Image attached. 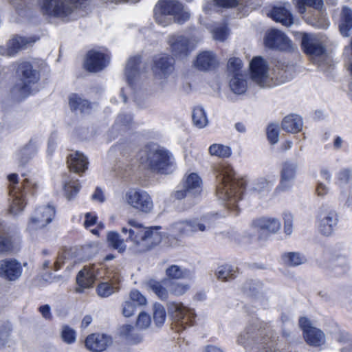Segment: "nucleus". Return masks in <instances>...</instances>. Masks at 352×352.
<instances>
[{
	"mask_svg": "<svg viewBox=\"0 0 352 352\" xmlns=\"http://www.w3.org/2000/svg\"><path fill=\"white\" fill-rule=\"evenodd\" d=\"M302 46L305 53L313 59L320 58L325 52L324 39L315 34H304Z\"/></svg>",
	"mask_w": 352,
	"mask_h": 352,
	"instance_id": "2eb2a0df",
	"label": "nucleus"
},
{
	"mask_svg": "<svg viewBox=\"0 0 352 352\" xmlns=\"http://www.w3.org/2000/svg\"><path fill=\"white\" fill-rule=\"evenodd\" d=\"M36 42L34 37L14 36L7 43L6 53L8 56H14L21 50L32 45Z\"/></svg>",
	"mask_w": 352,
	"mask_h": 352,
	"instance_id": "a878e982",
	"label": "nucleus"
},
{
	"mask_svg": "<svg viewBox=\"0 0 352 352\" xmlns=\"http://www.w3.org/2000/svg\"><path fill=\"white\" fill-rule=\"evenodd\" d=\"M140 165L154 173H167L173 164V157L166 149L157 145H147L138 154Z\"/></svg>",
	"mask_w": 352,
	"mask_h": 352,
	"instance_id": "20e7f679",
	"label": "nucleus"
},
{
	"mask_svg": "<svg viewBox=\"0 0 352 352\" xmlns=\"http://www.w3.org/2000/svg\"><path fill=\"white\" fill-rule=\"evenodd\" d=\"M166 276L171 279H179L189 277L190 272L177 265H172L166 270Z\"/></svg>",
	"mask_w": 352,
	"mask_h": 352,
	"instance_id": "49530a36",
	"label": "nucleus"
},
{
	"mask_svg": "<svg viewBox=\"0 0 352 352\" xmlns=\"http://www.w3.org/2000/svg\"><path fill=\"white\" fill-rule=\"evenodd\" d=\"M111 339L104 334L93 333L89 335L86 340V347L94 352L104 351L110 343Z\"/></svg>",
	"mask_w": 352,
	"mask_h": 352,
	"instance_id": "cd10ccee",
	"label": "nucleus"
},
{
	"mask_svg": "<svg viewBox=\"0 0 352 352\" xmlns=\"http://www.w3.org/2000/svg\"><path fill=\"white\" fill-rule=\"evenodd\" d=\"M134 327L131 324H125L122 325L118 333L120 336L124 338L128 342L132 344H138L142 340V338L139 335L133 334Z\"/></svg>",
	"mask_w": 352,
	"mask_h": 352,
	"instance_id": "79ce46f5",
	"label": "nucleus"
},
{
	"mask_svg": "<svg viewBox=\"0 0 352 352\" xmlns=\"http://www.w3.org/2000/svg\"><path fill=\"white\" fill-rule=\"evenodd\" d=\"M217 177L218 198L225 201L229 208L236 207V203L241 199L244 190V182L236 177L232 167L227 164L219 166Z\"/></svg>",
	"mask_w": 352,
	"mask_h": 352,
	"instance_id": "f03ea898",
	"label": "nucleus"
},
{
	"mask_svg": "<svg viewBox=\"0 0 352 352\" xmlns=\"http://www.w3.org/2000/svg\"><path fill=\"white\" fill-rule=\"evenodd\" d=\"M293 4L296 10L301 14L306 12L307 6L314 8L318 12V16L307 18V22L316 28H327L328 27L329 21L324 12L322 10V0H293Z\"/></svg>",
	"mask_w": 352,
	"mask_h": 352,
	"instance_id": "6e6552de",
	"label": "nucleus"
},
{
	"mask_svg": "<svg viewBox=\"0 0 352 352\" xmlns=\"http://www.w3.org/2000/svg\"><path fill=\"white\" fill-rule=\"evenodd\" d=\"M192 122L199 129L206 127L208 124L206 112L201 106L195 107L192 114Z\"/></svg>",
	"mask_w": 352,
	"mask_h": 352,
	"instance_id": "a19ab883",
	"label": "nucleus"
},
{
	"mask_svg": "<svg viewBox=\"0 0 352 352\" xmlns=\"http://www.w3.org/2000/svg\"><path fill=\"white\" fill-rule=\"evenodd\" d=\"M167 280L159 282L155 280H150L146 283L148 289L152 291L161 300H166L168 297V291L164 287Z\"/></svg>",
	"mask_w": 352,
	"mask_h": 352,
	"instance_id": "ea45409f",
	"label": "nucleus"
},
{
	"mask_svg": "<svg viewBox=\"0 0 352 352\" xmlns=\"http://www.w3.org/2000/svg\"><path fill=\"white\" fill-rule=\"evenodd\" d=\"M168 50L173 56L182 57L188 54L189 52V40L186 36L173 34L166 38Z\"/></svg>",
	"mask_w": 352,
	"mask_h": 352,
	"instance_id": "6ab92c4d",
	"label": "nucleus"
},
{
	"mask_svg": "<svg viewBox=\"0 0 352 352\" xmlns=\"http://www.w3.org/2000/svg\"><path fill=\"white\" fill-rule=\"evenodd\" d=\"M282 261L285 265L294 267L304 263L306 258L298 252H288L283 254Z\"/></svg>",
	"mask_w": 352,
	"mask_h": 352,
	"instance_id": "a18cd8bd",
	"label": "nucleus"
},
{
	"mask_svg": "<svg viewBox=\"0 0 352 352\" xmlns=\"http://www.w3.org/2000/svg\"><path fill=\"white\" fill-rule=\"evenodd\" d=\"M218 65V60L212 52L204 51L197 56L194 63L196 68L201 71H208L214 69Z\"/></svg>",
	"mask_w": 352,
	"mask_h": 352,
	"instance_id": "bb28decb",
	"label": "nucleus"
},
{
	"mask_svg": "<svg viewBox=\"0 0 352 352\" xmlns=\"http://www.w3.org/2000/svg\"><path fill=\"white\" fill-rule=\"evenodd\" d=\"M126 203L139 212L150 213L153 209V202L150 195L138 188L129 189L125 194Z\"/></svg>",
	"mask_w": 352,
	"mask_h": 352,
	"instance_id": "1a4fd4ad",
	"label": "nucleus"
},
{
	"mask_svg": "<svg viewBox=\"0 0 352 352\" xmlns=\"http://www.w3.org/2000/svg\"><path fill=\"white\" fill-rule=\"evenodd\" d=\"M19 186L23 192L25 191L32 195L36 193L38 187L37 182L33 178L25 179Z\"/></svg>",
	"mask_w": 352,
	"mask_h": 352,
	"instance_id": "6e6d98bb",
	"label": "nucleus"
},
{
	"mask_svg": "<svg viewBox=\"0 0 352 352\" xmlns=\"http://www.w3.org/2000/svg\"><path fill=\"white\" fill-rule=\"evenodd\" d=\"M155 76L159 79L167 78L174 70V60L163 54L155 56L152 67Z\"/></svg>",
	"mask_w": 352,
	"mask_h": 352,
	"instance_id": "dca6fc26",
	"label": "nucleus"
},
{
	"mask_svg": "<svg viewBox=\"0 0 352 352\" xmlns=\"http://www.w3.org/2000/svg\"><path fill=\"white\" fill-rule=\"evenodd\" d=\"M96 290L99 296L107 298L118 292L119 291V287L118 283L114 281L102 282L98 285Z\"/></svg>",
	"mask_w": 352,
	"mask_h": 352,
	"instance_id": "c03bdc74",
	"label": "nucleus"
},
{
	"mask_svg": "<svg viewBox=\"0 0 352 352\" xmlns=\"http://www.w3.org/2000/svg\"><path fill=\"white\" fill-rule=\"evenodd\" d=\"M7 180L9 195L7 212L11 216L16 217L23 212L27 202L19 184L18 175L10 174L7 177Z\"/></svg>",
	"mask_w": 352,
	"mask_h": 352,
	"instance_id": "39448f33",
	"label": "nucleus"
},
{
	"mask_svg": "<svg viewBox=\"0 0 352 352\" xmlns=\"http://www.w3.org/2000/svg\"><path fill=\"white\" fill-rule=\"evenodd\" d=\"M212 33L213 38L219 41H225L229 35L228 29L225 24L215 27L212 30Z\"/></svg>",
	"mask_w": 352,
	"mask_h": 352,
	"instance_id": "4d7b16f0",
	"label": "nucleus"
},
{
	"mask_svg": "<svg viewBox=\"0 0 352 352\" xmlns=\"http://www.w3.org/2000/svg\"><path fill=\"white\" fill-rule=\"evenodd\" d=\"M267 136L270 142L274 144L279 140V128L274 124H270L267 129Z\"/></svg>",
	"mask_w": 352,
	"mask_h": 352,
	"instance_id": "680f3d73",
	"label": "nucleus"
},
{
	"mask_svg": "<svg viewBox=\"0 0 352 352\" xmlns=\"http://www.w3.org/2000/svg\"><path fill=\"white\" fill-rule=\"evenodd\" d=\"M261 286L262 285L259 282L250 280L244 284L243 290L247 294L254 295L261 289Z\"/></svg>",
	"mask_w": 352,
	"mask_h": 352,
	"instance_id": "e2e57ef3",
	"label": "nucleus"
},
{
	"mask_svg": "<svg viewBox=\"0 0 352 352\" xmlns=\"http://www.w3.org/2000/svg\"><path fill=\"white\" fill-rule=\"evenodd\" d=\"M242 61L238 58H231L228 63V69L231 75L237 74H243L242 70Z\"/></svg>",
	"mask_w": 352,
	"mask_h": 352,
	"instance_id": "bf43d9fd",
	"label": "nucleus"
},
{
	"mask_svg": "<svg viewBox=\"0 0 352 352\" xmlns=\"http://www.w3.org/2000/svg\"><path fill=\"white\" fill-rule=\"evenodd\" d=\"M258 333L259 330L254 326H248L239 336L237 343L243 346L250 345L256 340Z\"/></svg>",
	"mask_w": 352,
	"mask_h": 352,
	"instance_id": "4c0bfd02",
	"label": "nucleus"
},
{
	"mask_svg": "<svg viewBox=\"0 0 352 352\" xmlns=\"http://www.w3.org/2000/svg\"><path fill=\"white\" fill-rule=\"evenodd\" d=\"M155 8L173 16L174 21L178 23H183L190 18V13L180 3L174 0H160Z\"/></svg>",
	"mask_w": 352,
	"mask_h": 352,
	"instance_id": "4468645a",
	"label": "nucleus"
},
{
	"mask_svg": "<svg viewBox=\"0 0 352 352\" xmlns=\"http://www.w3.org/2000/svg\"><path fill=\"white\" fill-rule=\"evenodd\" d=\"M351 177L352 173L349 168H342L336 174V178L340 184H347Z\"/></svg>",
	"mask_w": 352,
	"mask_h": 352,
	"instance_id": "338daca9",
	"label": "nucleus"
},
{
	"mask_svg": "<svg viewBox=\"0 0 352 352\" xmlns=\"http://www.w3.org/2000/svg\"><path fill=\"white\" fill-rule=\"evenodd\" d=\"M316 218L319 232L326 236L332 235L340 220L339 213L329 204H322L318 208Z\"/></svg>",
	"mask_w": 352,
	"mask_h": 352,
	"instance_id": "423d86ee",
	"label": "nucleus"
},
{
	"mask_svg": "<svg viewBox=\"0 0 352 352\" xmlns=\"http://www.w3.org/2000/svg\"><path fill=\"white\" fill-rule=\"evenodd\" d=\"M231 90L236 94H242L248 88L247 76L245 74L232 75L229 83Z\"/></svg>",
	"mask_w": 352,
	"mask_h": 352,
	"instance_id": "c9c22d12",
	"label": "nucleus"
},
{
	"mask_svg": "<svg viewBox=\"0 0 352 352\" xmlns=\"http://www.w3.org/2000/svg\"><path fill=\"white\" fill-rule=\"evenodd\" d=\"M189 289V285L184 283H172L170 292L175 296L184 294Z\"/></svg>",
	"mask_w": 352,
	"mask_h": 352,
	"instance_id": "0e129e2a",
	"label": "nucleus"
},
{
	"mask_svg": "<svg viewBox=\"0 0 352 352\" xmlns=\"http://www.w3.org/2000/svg\"><path fill=\"white\" fill-rule=\"evenodd\" d=\"M251 226L258 232L267 234H276L281 228L280 220L275 217H261L254 219Z\"/></svg>",
	"mask_w": 352,
	"mask_h": 352,
	"instance_id": "412c9836",
	"label": "nucleus"
},
{
	"mask_svg": "<svg viewBox=\"0 0 352 352\" xmlns=\"http://www.w3.org/2000/svg\"><path fill=\"white\" fill-rule=\"evenodd\" d=\"M81 0H39L41 12L47 16L64 19L77 8Z\"/></svg>",
	"mask_w": 352,
	"mask_h": 352,
	"instance_id": "0eeeda50",
	"label": "nucleus"
},
{
	"mask_svg": "<svg viewBox=\"0 0 352 352\" xmlns=\"http://www.w3.org/2000/svg\"><path fill=\"white\" fill-rule=\"evenodd\" d=\"M265 44L269 48L279 50H289L292 48V44L287 36L276 30H271L266 34Z\"/></svg>",
	"mask_w": 352,
	"mask_h": 352,
	"instance_id": "aec40b11",
	"label": "nucleus"
},
{
	"mask_svg": "<svg viewBox=\"0 0 352 352\" xmlns=\"http://www.w3.org/2000/svg\"><path fill=\"white\" fill-rule=\"evenodd\" d=\"M292 66H283L282 68H277L274 72V77L279 80L280 82H285L292 79L293 75Z\"/></svg>",
	"mask_w": 352,
	"mask_h": 352,
	"instance_id": "864d4df0",
	"label": "nucleus"
},
{
	"mask_svg": "<svg viewBox=\"0 0 352 352\" xmlns=\"http://www.w3.org/2000/svg\"><path fill=\"white\" fill-rule=\"evenodd\" d=\"M171 229L175 234L190 235L195 233V227L192 226V219L177 221L171 226Z\"/></svg>",
	"mask_w": 352,
	"mask_h": 352,
	"instance_id": "58836bf2",
	"label": "nucleus"
},
{
	"mask_svg": "<svg viewBox=\"0 0 352 352\" xmlns=\"http://www.w3.org/2000/svg\"><path fill=\"white\" fill-rule=\"evenodd\" d=\"M22 272V266L16 259H5L1 261V277L9 281L19 279Z\"/></svg>",
	"mask_w": 352,
	"mask_h": 352,
	"instance_id": "5701e85b",
	"label": "nucleus"
},
{
	"mask_svg": "<svg viewBox=\"0 0 352 352\" xmlns=\"http://www.w3.org/2000/svg\"><path fill=\"white\" fill-rule=\"evenodd\" d=\"M274 179L270 180L266 177H258L254 179L250 186L251 193L259 199H265L274 185Z\"/></svg>",
	"mask_w": 352,
	"mask_h": 352,
	"instance_id": "b1692460",
	"label": "nucleus"
},
{
	"mask_svg": "<svg viewBox=\"0 0 352 352\" xmlns=\"http://www.w3.org/2000/svg\"><path fill=\"white\" fill-rule=\"evenodd\" d=\"M339 28L340 32L343 36H349V32L352 29V10L347 7H344L342 8Z\"/></svg>",
	"mask_w": 352,
	"mask_h": 352,
	"instance_id": "f704fd0d",
	"label": "nucleus"
},
{
	"mask_svg": "<svg viewBox=\"0 0 352 352\" xmlns=\"http://www.w3.org/2000/svg\"><path fill=\"white\" fill-rule=\"evenodd\" d=\"M54 216L55 209L52 206H42L36 208L28 219L26 230L30 234H33L44 228L52 221Z\"/></svg>",
	"mask_w": 352,
	"mask_h": 352,
	"instance_id": "9d476101",
	"label": "nucleus"
},
{
	"mask_svg": "<svg viewBox=\"0 0 352 352\" xmlns=\"http://www.w3.org/2000/svg\"><path fill=\"white\" fill-rule=\"evenodd\" d=\"M34 61L29 60H20L16 63L19 78L12 94L17 100H22L38 91L36 85L40 80V74L34 68Z\"/></svg>",
	"mask_w": 352,
	"mask_h": 352,
	"instance_id": "7ed1b4c3",
	"label": "nucleus"
},
{
	"mask_svg": "<svg viewBox=\"0 0 352 352\" xmlns=\"http://www.w3.org/2000/svg\"><path fill=\"white\" fill-rule=\"evenodd\" d=\"M37 152V146L35 142H30L24 146L19 154V159L22 164L26 163L30 159L36 155Z\"/></svg>",
	"mask_w": 352,
	"mask_h": 352,
	"instance_id": "de8ad7c7",
	"label": "nucleus"
},
{
	"mask_svg": "<svg viewBox=\"0 0 352 352\" xmlns=\"http://www.w3.org/2000/svg\"><path fill=\"white\" fill-rule=\"evenodd\" d=\"M209 153L212 156L219 157H228L232 151L229 146L221 144H213L208 148Z\"/></svg>",
	"mask_w": 352,
	"mask_h": 352,
	"instance_id": "603ef678",
	"label": "nucleus"
},
{
	"mask_svg": "<svg viewBox=\"0 0 352 352\" xmlns=\"http://www.w3.org/2000/svg\"><path fill=\"white\" fill-rule=\"evenodd\" d=\"M327 267L335 276H342L349 270L347 258L341 254L332 255L329 260Z\"/></svg>",
	"mask_w": 352,
	"mask_h": 352,
	"instance_id": "393cba45",
	"label": "nucleus"
},
{
	"mask_svg": "<svg viewBox=\"0 0 352 352\" xmlns=\"http://www.w3.org/2000/svg\"><path fill=\"white\" fill-rule=\"evenodd\" d=\"M160 227H145L135 219L128 221L127 226L121 232L129 234L127 240L132 243L131 248L135 252H146L158 245L162 240Z\"/></svg>",
	"mask_w": 352,
	"mask_h": 352,
	"instance_id": "f257e3e1",
	"label": "nucleus"
},
{
	"mask_svg": "<svg viewBox=\"0 0 352 352\" xmlns=\"http://www.w3.org/2000/svg\"><path fill=\"white\" fill-rule=\"evenodd\" d=\"M107 240L110 245L120 252H124L126 248L125 241L121 239L116 232H110L107 234Z\"/></svg>",
	"mask_w": 352,
	"mask_h": 352,
	"instance_id": "3c124183",
	"label": "nucleus"
},
{
	"mask_svg": "<svg viewBox=\"0 0 352 352\" xmlns=\"http://www.w3.org/2000/svg\"><path fill=\"white\" fill-rule=\"evenodd\" d=\"M299 325L302 329L306 342L312 346H318L324 343V334L318 329L311 326L307 318H300Z\"/></svg>",
	"mask_w": 352,
	"mask_h": 352,
	"instance_id": "f3484780",
	"label": "nucleus"
},
{
	"mask_svg": "<svg viewBox=\"0 0 352 352\" xmlns=\"http://www.w3.org/2000/svg\"><path fill=\"white\" fill-rule=\"evenodd\" d=\"M141 62L140 56L129 58L125 67V76L129 84L132 85L140 75L139 65Z\"/></svg>",
	"mask_w": 352,
	"mask_h": 352,
	"instance_id": "7c9ffc66",
	"label": "nucleus"
},
{
	"mask_svg": "<svg viewBox=\"0 0 352 352\" xmlns=\"http://www.w3.org/2000/svg\"><path fill=\"white\" fill-rule=\"evenodd\" d=\"M80 186L78 180L68 179L64 183V192L66 198L72 199L79 192Z\"/></svg>",
	"mask_w": 352,
	"mask_h": 352,
	"instance_id": "8fccbe9b",
	"label": "nucleus"
},
{
	"mask_svg": "<svg viewBox=\"0 0 352 352\" xmlns=\"http://www.w3.org/2000/svg\"><path fill=\"white\" fill-rule=\"evenodd\" d=\"M61 336L63 340L68 344L74 342L76 340V333L74 330L69 327H64L63 328Z\"/></svg>",
	"mask_w": 352,
	"mask_h": 352,
	"instance_id": "774afa93",
	"label": "nucleus"
},
{
	"mask_svg": "<svg viewBox=\"0 0 352 352\" xmlns=\"http://www.w3.org/2000/svg\"><path fill=\"white\" fill-rule=\"evenodd\" d=\"M151 324V318L149 314L142 311L140 312L136 320V327L140 329H146Z\"/></svg>",
	"mask_w": 352,
	"mask_h": 352,
	"instance_id": "052dcab7",
	"label": "nucleus"
},
{
	"mask_svg": "<svg viewBox=\"0 0 352 352\" xmlns=\"http://www.w3.org/2000/svg\"><path fill=\"white\" fill-rule=\"evenodd\" d=\"M252 80L262 87L271 86L274 76L270 74L267 63L261 57L254 58L250 63Z\"/></svg>",
	"mask_w": 352,
	"mask_h": 352,
	"instance_id": "f8f14e48",
	"label": "nucleus"
},
{
	"mask_svg": "<svg viewBox=\"0 0 352 352\" xmlns=\"http://www.w3.org/2000/svg\"><path fill=\"white\" fill-rule=\"evenodd\" d=\"M192 223L195 227V233L198 231H206L212 227L210 221L207 217H204L201 219H192Z\"/></svg>",
	"mask_w": 352,
	"mask_h": 352,
	"instance_id": "5fc2aeb1",
	"label": "nucleus"
},
{
	"mask_svg": "<svg viewBox=\"0 0 352 352\" xmlns=\"http://www.w3.org/2000/svg\"><path fill=\"white\" fill-rule=\"evenodd\" d=\"M154 12L156 22L162 26L166 27L174 21L173 16L166 14L163 12H160V10L155 8Z\"/></svg>",
	"mask_w": 352,
	"mask_h": 352,
	"instance_id": "13d9d810",
	"label": "nucleus"
},
{
	"mask_svg": "<svg viewBox=\"0 0 352 352\" xmlns=\"http://www.w3.org/2000/svg\"><path fill=\"white\" fill-rule=\"evenodd\" d=\"M169 312L175 325L185 329L193 324L195 314L193 309L184 306L182 303L170 304Z\"/></svg>",
	"mask_w": 352,
	"mask_h": 352,
	"instance_id": "ddd939ff",
	"label": "nucleus"
},
{
	"mask_svg": "<svg viewBox=\"0 0 352 352\" xmlns=\"http://www.w3.org/2000/svg\"><path fill=\"white\" fill-rule=\"evenodd\" d=\"M183 188L191 195H196L201 192L202 189V181L196 173L189 174L185 179Z\"/></svg>",
	"mask_w": 352,
	"mask_h": 352,
	"instance_id": "473e14b6",
	"label": "nucleus"
},
{
	"mask_svg": "<svg viewBox=\"0 0 352 352\" xmlns=\"http://www.w3.org/2000/svg\"><path fill=\"white\" fill-rule=\"evenodd\" d=\"M105 269L99 265L85 266L76 276L77 292H82L84 289L92 287L95 281L104 276Z\"/></svg>",
	"mask_w": 352,
	"mask_h": 352,
	"instance_id": "9b49d317",
	"label": "nucleus"
},
{
	"mask_svg": "<svg viewBox=\"0 0 352 352\" xmlns=\"http://www.w3.org/2000/svg\"><path fill=\"white\" fill-rule=\"evenodd\" d=\"M109 62V56L104 52L90 50L88 52L85 60V67L91 72H98L102 70Z\"/></svg>",
	"mask_w": 352,
	"mask_h": 352,
	"instance_id": "a211bd4d",
	"label": "nucleus"
},
{
	"mask_svg": "<svg viewBox=\"0 0 352 352\" xmlns=\"http://www.w3.org/2000/svg\"><path fill=\"white\" fill-rule=\"evenodd\" d=\"M236 273V267L226 264L218 267L216 271V276L219 280L226 281L235 278Z\"/></svg>",
	"mask_w": 352,
	"mask_h": 352,
	"instance_id": "37998d69",
	"label": "nucleus"
},
{
	"mask_svg": "<svg viewBox=\"0 0 352 352\" xmlns=\"http://www.w3.org/2000/svg\"><path fill=\"white\" fill-rule=\"evenodd\" d=\"M288 3L274 7L270 12V17L276 22L289 27L294 23V17L289 10Z\"/></svg>",
	"mask_w": 352,
	"mask_h": 352,
	"instance_id": "c85d7f7f",
	"label": "nucleus"
},
{
	"mask_svg": "<svg viewBox=\"0 0 352 352\" xmlns=\"http://www.w3.org/2000/svg\"><path fill=\"white\" fill-rule=\"evenodd\" d=\"M19 243V237L16 232L1 231V253L14 251L17 249Z\"/></svg>",
	"mask_w": 352,
	"mask_h": 352,
	"instance_id": "2f4dec72",
	"label": "nucleus"
},
{
	"mask_svg": "<svg viewBox=\"0 0 352 352\" xmlns=\"http://www.w3.org/2000/svg\"><path fill=\"white\" fill-rule=\"evenodd\" d=\"M297 164L294 162H286L280 173V182L276 187V191L279 192L289 190L294 184L296 176Z\"/></svg>",
	"mask_w": 352,
	"mask_h": 352,
	"instance_id": "4be33fe9",
	"label": "nucleus"
},
{
	"mask_svg": "<svg viewBox=\"0 0 352 352\" xmlns=\"http://www.w3.org/2000/svg\"><path fill=\"white\" fill-rule=\"evenodd\" d=\"M67 164L71 170L81 173L87 169L89 162L87 157L82 153L76 151L69 155Z\"/></svg>",
	"mask_w": 352,
	"mask_h": 352,
	"instance_id": "c756f323",
	"label": "nucleus"
},
{
	"mask_svg": "<svg viewBox=\"0 0 352 352\" xmlns=\"http://www.w3.org/2000/svg\"><path fill=\"white\" fill-rule=\"evenodd\" d=\"M282 128L283 130L289 133H298L302 128V120L301 117L298 115H289L283 119Z\"/></svg>",
	"mask_w": 352,
	"mask_h": 352,
	"instance_id": "72a5a7b5",
	"label": "nucleus"
},
{
	"mask_svg": "<svg viewBox=\"0 0 352 352\" xmlns=\"http://www.w3.org/2000/svg\"><path fill=\"white\" fill-rule=\"evenodd\" d=\"M138 305H145L147 302L146 298L139 291L133 290L130 292V300Z\"/></svg>",
	"mask_w": 352,
	"mask_h": 352,
	"instance_id": "69168bd1",
	"label": "nucleus"
},
{
	"mask_svg": "<svg viewBox=\"0 0 352 352\" xmlns=\"http://www.w3.org/2000/svg\"><path fill=\"white\" fill-rule=\"evenodd\" d=\"M153 318L155 324L160 327L166 319V312L164 307L160 303H155L153 307Z\"/></svg>",
	"mask_w": 352,
	"mask_h": 352,
	"instance_id": "09e8293b",
	"label": "nucleus"
},
{
	"mask_svg": "<svg viewBox=\"0 0 352 352\" xmlns=\"http://www.w3.org/2000/svg\"><path fill=\"white\" fill-rule=\"evenodd\" d=\"M69 104L72 111H80V113H88L91 108V104L88 100L76 94H73L69 96Z\"/></svg>",
	"mask_w": 352,
	"mask_h": 352,
	"instance_id": "e433bc0d",
	"label": "nucleus"
}]
</instances>
